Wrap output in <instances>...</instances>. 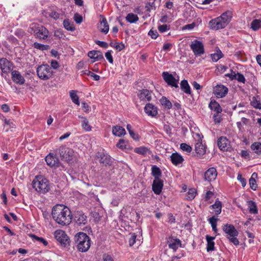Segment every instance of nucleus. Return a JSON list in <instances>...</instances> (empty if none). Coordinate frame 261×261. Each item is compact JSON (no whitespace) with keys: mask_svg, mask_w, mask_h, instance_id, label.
<instances>
[{"mask_svg":"<svg viewBox=\"0 0 261 261\" xmlns=\"http://www.w3.org/2000/svg\"><path fill=\"white\" fill-rule=\"evenodd\" d=\"M251 105L254 108L261 109V103L259 100H257L255 97H253L251 101Z\"/></svg>","mask_w":261,"mask_h":261,"instance_id":"49","label":"nucleus"},{"mask_svg":"<svg viewBox=\"0 0 261 261\" xmlns=\"http://www.w3.org/2000/svg\"><path fill=\"white\" fill-rule=\"evenodd\" d=\"M151 175L154 177V179H160L162 172L160 168L156 165H153L151 167Z\"/></svg>","mask_w":261,"mask_h":261,"instance_id":"33","label":"nucleus"},{"mask_svg":"<svg viewBox=\"0 0 261 261\" xmlns=\"http://www.w3.org/2000/svg\"><path fill=\"white\" fill-rule=\"evenodd\" d=\"M163 186V180L161 179H154L152 185V191L155 194L159 195L162 192Z\"/></svg>","mask_w":261,"mask_h":261,"instance_id":"21","label":"nucleus"},{"mask_svg":"<svg viewBox=\"0 0 261 261\" xmlns=\"http://www.w3.org/2000/svg\"><path fill=\"white\" fill-rule=\"evenodd\" d=\"M149 151V149L146 147H140L135 149V152L142 155H145Z\"/></svg>","mask_w":261,"mask_h":261,"instance_id":"50","label":"nucleus"},{"mask_svg":"<svg viewBox=\"0 0 261 261\" xmlns=\"http://www.w3.org/2000/svg\"><path fill=\"white\" fill-rule=\"evenodd\" d=\"M125 19L127 22L130 23H135L139 20V17L138 15L133 13H128L126 15Z\"/></svg>","mask_w":261,"mask_h":261,"instance_id":"37","label":"nucleus"},{"mask_svg":"<svg viewBox=\"0 0 261 261\" xmlns=\"http://www.w3.org/2000/svg\"><path fill=\"white\" fill-rule=\"evenodd\" d=\"M113 134L116 136L121 137L126 134L125 129L120 126H114L112 127Z\"/></svg>","mask_w":261,"mask_h":261,"instance_id":"31","label":"nucleus"},{"mask_svg":"<svg viewBox=\"0 0 261 261\" xmlns=\"http://www.w3.org/2000/svg\"><path fill=\"white\" fill-rule=\"evenodd\" d=\"M79 118H82L83 120L81 121V125L83 129L86 132H90L92 129V127L90 125L88 119L82 116H79Z\"/></svg>","mask_w":261,"mask_h":261,"instance_id":"34","label":"nucleus"},{"mask_svg":"<svg viewBox=\"0 0 261 261\" xmlns=\"http://www.w3.org/2000/svg\"><path fill=\"white\" fill-rule=\"evenodd\" d=\"M206 146L202 143L201 141L195 144V151L198 157H201L206 152Z\"/></svg>","mask_w":261,"mask_h":261,"instance_id":"23","label":"nucleus"},{"mask_svg":"<svg viewBox=\"0 0 261 261\" xmlns=\"http://www.w3.org/2000/svg\"><path fill=\"white\" fill-rule=\"evenodd\" d=\"M210 208L214 210L215 214L216 215H219L221 213V202L218 200H216L215 203L210 206Z\"/></svg>","mask_w":261,"mask_h":261,"instance_id":"35","label":"nucleus"},{"mask_svg":"<svg viewBox=\"0 0 261 261\" xmlns=\"http://www.w3.org/2000/svg\"><path fill=\"white\" fill-rule=\"evenodd\" d=\"M63 24L64 28L67 31H73L75 30V27L73 24H71L69 19H65L63 21Z\"/></svg>","mask_w":261,"mask_h":261,"instance_id":"42","label":"nucleus"},{"mask_svg":"<svg viewBox=\"0 0 261 261\" xmlns=\"http://www.w3.org/2000/svg\"><path fill=\"white\" fill-rule=\"evenodd\" d=\"M112 50H108L107 52L106 53L105 57L110 63L113 64L114 61L113 57L112 56Z\"/></svg>","mask_w":261,"mask_h":261,"instance_id":"56","label":"nucleus"},{"mask_svg":"<svg viewBox=\"0 0 261 261\" xmlns=\"http://www.w3.org/2000/svg\"><path fill=\"white\" fill-rule=\"evenodd\" d=\"M46 164L50 167H56L59 164V159L53 153H50L45 157Z\"/></svg>","mask_w":261,"mask_h":261,"instance_id":"22","label":"nucleus"},{"mask_svg":"<svg viewBox=\"0 0 261 261\" xmlns=\"http://www.w3.org/2000/svg\"><path fill=\"white\" fill-rule=\"evenodd\" d=\"M223 231L226 234V237L230 242L237 246L239 244V241L237 238L239 232L232 224H226L222 226Z\"/></svg>","mask_w":261,"mask_h":261,"instance_id":"5","label":"nucleus"},{"mask_svg":"<svg viewBox=\"0 0 261 261\" xmlns=\"http://www.w3.org/2000/svg\"><path fill=\"white\" fill-rule=\"evenodd\" d=\"M215 239L214 237H211L208 235L206 236L207 241L206 250L207 252L214 251L215 249V242L214 240Z\"/></svg>","mask_w":261,"mask_h":261,"instance_id":"28","label":"nucleus"},{"mask_svg":"<svg viewBox=\"0 0 261 261\" xmlns=\"http://www.w3.org/2000/svg\"><path fill=\"white\" fill-rule=\"evenodd\" d=\"M211 56L213 61L216 62L223 57V54L220 50V49L217 47V49H216V53L211 54Z\"/></svg>","mask_w":261,"mask_h":261,"instance_id":"38","label":"nucleus"},{"mask_svg":"<svg viewBox=\"0 0 261 261\" xmlns=\"http://www.w3.org/2000/svg\"><path fill=\"white\" fill-rule=\"evenodd\" d=\"M36 72L38 77L43 80L50 79L53 73L51 67L47 64H42L39 66L37 68Z\"/></svg>","mask_w":261,"mask_h":261,"instance_id":"7","label":"nucleus"},{"mask_svg":"<svg viewBox=\"0 0 261 261\" xmlns=\"http://www.w3.org/2000/svg\"><path fill=\"white\" fill-rule=\"evenodd\" d=\"M219 219L215 218V216H213L208 219L209 223L211 224L212 229L215 232H217L218 229L217 228V221Z\"/></svg>","mask_w":261,"mask_h":261,"instance_id":"40","label":"nucleus"},{"mask_svg":"<svg viewBox=\"0 0 261 261\" xmlns=\"http://www.w3.org/2000/svg\"><path fill=\"white\" fill-rule=\"evenodd\" d=\"M57 10L56 7H51L47 10H43L42 13L46 18H51L56 20L59 19L60 16V14Z\"/></svg>","mask_w":261,"mask_h":261,"instance_id":"14","label":"nucleus"},{"mask_svg":"<svg viewBox=\"0 0 261 261\" xmlns=\"http://www.w3.org/2000/svg\"><path fill=\"white\" fill-rule=\"evenodd\" d=\"M84 73L87 74L88 76H91L95 81H98L100 79L99 75L95 74L88 70H85Z\"/></svg>","mask_w":261,"mask_h":261,"instance_id":"53","label":"nucleus"},{"mask_svg":"<svg viewBox=\"0 0 261 261\" xmlns=\"http://www.w3.org/2000/svg\"><path fill=\"white\" fill-rule=\"evenodd\" d=\"M131 237L129 239V246H133L136 242L137 235L135 233H130Z\"/></svg>","mask_w":261,"mask_h":261,"instance_id":"54","label":"nucleus"},{"mask_svg":"<svg viewBox=\"0 0 261 261\" xmlns=\"http://www.w3.org/2000/svg\"><path fill=\"white\" fill-rule=\"evenodd\" d=\"M73 18L77 24H80L83 21V17L77 13L74 14Z\"/></svg>","mask_w":261,"mask_h":261,"instance_id":"58","label":"nucleus"},{"mask_svg":"<svg viewBox=\"0 0 261 261\" xmlns=\"http://www.w3.org/2000/svg\"><path fill=\"white\" fill-rule=\"evenodd\" d=\"M251 148L254 151V152L258 154H261V143L260 142H255L253 143L251 146Z\"/></svg>","mask_w":261,"mask_h":261,"instance_id":"43","label":"nucleus"},{"mask_svg":"<svg viewBox=\"0 0 261 261\" xmlns=\"http://www.w3.org/2000/svg\"><path fill=\"white\" fill-rule=\"evenodd\" d=\"M54 36L59 39L63 38L64 37H65L63 31L61 30H56L54 33Z\"/></svg>","mask_w":261,"mask_h":261,"instance_id":"59","label":"nucleus"},{"mask_svg":"<svg viewBox=\"0 0 261 261\" xmlns=\"http://www.w3.org/2000/svg\"><path fill=\"white\" fill-rule=\"evenodd\" d=\"M73 220L79 226L85 225L87 223V217L82 211L74 212Z\"/></svg>","mask_w":261,"mask_h":261,"instance_id":"12","label":"nucleus"},{"mask_svg":"<svg viewBox=\"0 0 261 261\" xmlns=\"http://www.w3.org/2000/svg\"><path fill=\"white\" fill-rule=\"evenodd\" d=\"M144 112L148 116L154 117L158 114V109L151 103H147L144 107Z\"/></svg>","mask_w":261,"mask_h":261,"instance_id":"18","label":"nucleus"},{"mask_svg":"<svg viewBox=\"0 0 261 261\" xmlns=\"http://www.w3.org/2000/svg\"><path fill=\"white\" fill-rule=\"evenodd\" d=\"M180 89L181 90L186 94L191 95V90L190 86L188 82V81L186 80H183L181 81L180 84Z\"/></svg>","mask_w":261,"mask_h":261,"instance_id":"30","label":"nucleus"},{"mask_svg":"<svg viewBox=\"0 0 261 261\" xmlns=\"http://www.w3.org/2000/svg\"><path fill=\"white\" fill-rule=\"evenodd\" d=\"M261 21L259 19H254L251 23V28L254 30L256 31L260 27Z\"/></svg>","mask_w":261,"mask_h":261,"instance_id":"47","label":"nucleus"},{"mask_svg":"<svg viewBox=\"0 0 261 261\" xmlns=\"http://www.w3.org/2000/svg\"><path fill=\"white\" fill-rule=\"evenodd\" d=\"M102 259L103 261H114L112 257L108 254H104L102 256Z\"/></svg>","mask_w":261,"mask_h":261,"instance_id":"64","label":"nucleus"},{"mask_svg":"<svg viewBox=\"0 0 261 261\" xmlns=\"http://www.w3.org/2000/svg\"><path fill=\"white\" fill-rule=\"evenodd\" d=\"M74 241L77 250L82 252L87 251L90 247V237L83 232L77 233L74 236Z\"/></svg>","mask_w":261,"mask_h":261,"instance_id":"3","label":"nucleus"},{"mask_svg":"<svg viewBox=\"0 0 261 261\" xmlns=\"http://www.w3.org/2000/svg\"><path fill=\"white\" fill-rule=\"evenodd\" d=\"M236 78L235 80H237L239 82L245 83L246 80L243 74L241 73L237 72V73H236Z\"/></svg>","mask_w":261,"mask_h":261,"instance_id":"55","label":"nucleus"},{"mask_svg":"<svg viewBox=\"0 0 261 261\" xmlns=\"http://www.w3.org/2000/svg\"><path fill=\"white\" fill-rule=\"evenodd\" d=\"M127 144V142L124 139H120L118 142L117 143V147L121 149H124L126 148V145Z\"/></svg>","mask_w":261,"mask_h":261,"instance_id":"51","label":"nucleus"},{"mask_svg":"<svg viewBox=\"0 0 261 261\" xmlns=\"http://www.w3.org/2000/svg\"><path fill=\"white\" fill-rule=\"evenodd\" d=\"M33 46L35 48L39 49L42 51L48 50L49 48V46L48 45H44V44L38 43L37 42L34 43Z\"/></svg>","mask_w":261,"mask_h":261,"instance_id":"44","label":"nucleus"},{"mask_svg":"<svg viewBox=\"0 0 261 261\" xmlns=\"http://www.w3.org/2000/svg\"><path fill=\"white\" fill-rule=\"evenodd\" d=\"M160 101L161 103L168 110L170 109L172 107L171 101L165 96H163Z\"/></svg>","mask_w":261,"mask_h":261,"instance_id":"39","label":"nucleus"},{"mask_svg":"<svg viewBox=\"0 0 261 261\" xmlns=\"http://www.w3.org/2000/svg\"><path fill=\"white\" fill-rule=\"evenodd\" d=\"M11 75L12 80L15 83L19 85L24 84L25 79L18 71L12 70Z\"/></svg>","mask_w":261,"mask_h":261,"instance_id":"20","label":"nucleus"},{"mask_svg":"<svg viewBox=\"0 0 261 261\" xmlns=\"http://www.w3.org/2000/svg\"><path fill=\"white\" fill-rule=\"evenodd\" d=\"M51 215L56 222L62 226L68 225L71 222V212L68 207L63 204L55 205L52 208Z\"/></svg>","mask_w":261,"mask_h":261,"instance_id":"1","label":"nucleus"},{"mask_svg":"<svg viewBox=\"0 0 261 261\" xmlns=\"http://www.w3.org/2000/svg\"><path fill=\"white\" fill-rule=\"evenodd\" d=\"M170 158L172 163L175 166L182 163L184 161L183 157L177 152L172 153Z\"/></svg>","mask_w":261,"mask_h":261,"instance_id":"25","label":"nucleus"},{"mask_svg":"<svg viewBox=\"0 0 261 261\" xmlns=\"http://www.w3.org/2000/svg\"><path fill=\"white\" fill-rule=\"evenodd\" d=\"M55 238L60 245L64 247L69 246L70 240L65 231L58 230L55 232Z\"/></svg>","mask_w":261,"mask_h":261,"instance_id":"9","label":"nucleus"},{"mask_svg":"<svg viewBox=\"0 0 261 261\" xmlns=\"http://www.w3.org/2000/svg\"><path fill=\"white\" fill-rule=\"evenodd\" d=\"M170 29V27L167 24L160 25L158 27V30L160 33L165 32L166 31Z\"/></svg>","mask_w":261,"mask_h":261,"instance_id":"57","label":"nucleus"},{"mask_svg":"<svg viewBox=\"0 0 261 261\" xmlns=\"http://www.w3.org/2000/svg\"><path fill=\"white\" fill-rule=\"evenodd\" d=\"M12 63L6 58H2L0 59V68L2 72L9 73L12 69Z\"/></svg>","mask_w":261,"mask_h":261,"instance_id":"16","label":"nucleus"},{"mask_svg":"<svg viewBox=\"0 0 261 261\" xmlns=\"http://www.w3.org/2000/svg\"><path fill=\"white\" fill-rule=\"evenodd\" d=\"M88 56L95 61H101L104 59L102 53L99 50L90 51L88 53Z\"/></svg>","mask_w":261,"mask_h":261,"instance_id":"26","label":"nucleus"},{"mask_svg":"<svg viewBox=\"0 0 261 261\" xmlns=\"http://www.w3.org/2000/svg\"><path fill=\"white\" fill-rule=\"evenodd\" d=\"M32 187L40 193L45 194L50 190V185L48 180L42 176H36L32 181Z\"/></svg>","mask_w":261,"mask_h":261,"instance_id":"4","label":"nucleus"},{"mask_svg":"<svg viewBox=\"0 0 261 261\" xmlns=\"http://www.w3.org/2000/svg\"><path fill=\"white\" fill-rule=\"evenodd\" d=\"M94 42L97 45L100 46L101 47L107 48L108 47V44L106 42L99 41V40H95Z\"/></svg>","mask_w":261,"mask_h":261,"instance_id":"61","label":"nucleus"},{"mask_svg":"<svg viewBox=\"0 0 261 261\" xmlns=\"http://www.w3.org/2000/svg\"><path fill=\"white\" fill-rule=\"evenodd\" d=\"M196 193V191L195 189H189L186 194V199L189 200H193L195 197Z\"/></svg>","mask_w":261,"mask_h":261,"instance_id":"45","label":"nucleus"},{"mask_svg":"<svg viewBox=\"0 0 261 261\" xmlns=\"http://www.w3.org/2000/svg\"><path fill=\"white\" fill-rule=\"evenodd\" d=\"M190 47L196 56H200L204 53V46L202 43L195 40L191 44Z\"/></svg>","mask_w":261,"mask_h":261,"instance_id":"13","label":"nucleus"},{"mask_svg":"<svg viewBox=\"0 0 261 261\" xmlns=\"http://www.w3.org/2000/svg\"><path fill=\"white\" fill-rule=\"evenodd\" d=\"M138 96L142 100L150 101L151 99V93L147 89H142Z\"/></svg>","mask_w":261,"mask_h":261,"instance_id":"29","label":"nucleus"},{"mask_svg":"<svg viewBox=\"0 0 261 261\" xmlns=\"http://www.w3.org/2000/svg\"><path fill=\"white\" fill-rule=\"evenodd\" d=\"M237 178L241 182L242 186L243 187H244L246 185V179L243 178L241 174H239L237 177Z\"/></svg>","mask_w":261,"mask_h":261,"instance_id":"63","label":"nucleus"},{"mask_svg":"<svg viewBox=\"0 0 261 261\" xmlns=\"http://www.w3.org/2000/svg\"><path fill=\"white\" fill-rule=\"evenodd\" d=\"M58 152L62 160L69 162L72 160L73 151L72 149L62 146L58 149Z\"/></svg>","mask_w":261,"mask_h":261,"instance_id":"10","label":"nucleus"},{"mask_svg":"<svg viewBox=\"0 0 261 261\" xmlns=\"http://www.w3.org/2000/svg\"><path fill=\"white\" fill-rule=\"evenodd\" d=\"M70 98L73 103L79 106L80 101H79V97L76 94V91L72 90L70 92Z\"/></svg>","mask_w":261,"mask_h":261,"instance_id":"41","label":"nucleus"},{"mask_svg":"<svg viewBox=\"0 0 261 261\" xmlns=\"http://www.w3.org/2000/svg\"><path fill=\"white\" fill-rule=\"evenodd\" d=\"M219 148L222 151H227L230 145V142L226 137H220L217 141Z\"/></svg>","mask_w":261,"mask_h":261,"instance_id":"19","label":"nucleus"},{"mask_svg":"<svg viewBox=\"0 0 261 261\" xmlns=\"http://www.w3.org/2000/svg\"><path fill=\"white\" fill-rule=\"evenodd\" d=\"M31 29L33 31L32 33L36 38L46 40L48 37L49 31L42 25L34 24Z\"/></svg>","mask_w":261,"mask_h":261,"instance_id":"6","label":"nucleus"},{"mask_svg":"<svg viewBox=\"0 0 261 261\" xmlns=\"http://www.w3.org/2000/svg\"><path fill=\"white\" fill-rule=\"evenodd\" d=\"M100 16L102 19L100 22V31L105 34H107L109 31V26L107 19L103 16L101 15Z\"/></svg>","mask_w":261,"mask_h":261,"instance_id":"32","label":"nucleus"},{"mask_svg":"<svg viewBox=\"0 0 261 261\" xmlns=\"http://www.w3.org/2000/svg\"><path fill=\"white\" fill-rule=\"evenodd\" d=\"M116 44L114 47L119 51H121L125 48V45L122 42L120 43H116Z\"/></svg>","mask_w":261,"mask_h":261,"instance_id":"62","label":"nucleus"},{"mask_svg":"<svg viewBox=\"0 0 261 261\" xmlns=\"http://www.w3.org/2000/svg\"><path fill=\"white\" fill-rule=\"evenodd\" d=\"M217 176V171L215 168L211 167L207 169L204 173V180L211 182L216 179Z\"/></svg>","mask_w":261,"mask_h":261,"instance_id":"15","label":"nucleus"},{"mask_svg":"<svg viewBox=\"0 0 261 261\" xmlns=\"http://www.w3.org/2000/svg\"><path fill=\"white\" fill-rule=\"evenodd\" d=\"M209 108L216 113L220 114L222 112V109L221 108L219 103L217 102L215 100H211L209 105Z\"/></svg>","mask_w":261,"mask_h":261,"instance_id":"27","label":"nucleus"},{"mask_svg":"<svg viewBox=\"0 0 261 261\" xmlns=\"http://www.w3.org/2000/svg\"><path fill=\"white\" fill-rule=\"evenodd\" d=\"M168 244L170 249L176 251L179 247L181 246V241L179 239H174L172 237L169 238L168 241Z\"/></svg>","mask_w":261,"mask_h":261,"instance_id":"24","label":"nucleus"},{"mask_svg":"<svg viewBox=\"0 0 261 261\" xmlns=\"http://www.w3.org/2000/svg\"><path fill=\"white\" fill-rule=\"evenodd\" d=\"M180 148L183 151H185L188 153L191 152L192 150V147L185 143H181Z\"/></svg>","mask_w":261,"mask_h":261,"instance_id":"52","label":"nucleus"},{"mask_svg":"<svg viewBox=\"0 0 261 261\" xmlns=\"http://www.w3.org/2000/svg\"><path fill=\"white\" fill-rule=\"evenodd\" d=\"M31 237L33 239V240L39 241L40 243H42L45 246L48 245L47 241L43 238L39 237L34 234H31Z\"/></svg>","mask_w":261,"mask_h":261,"instance_id":"48","label":"nucleus"},{"mask_svg":"<svg viewBox=\"0 0 261 261\" xmlns=\"http://www.w3.org/2000/svg\"><path fill=\"white\" fill-rule=\"evenodd\" d=\"M232 13L230 11L224 12L218 17L211 20L209 22L210 29L213 30H219L225 28L231 21Z\"/></svg>","mask_w":261,"mask_h":261,"instance_id":"2","label":"nucleus"},{"mask_svg":"<svg viewBox=\"0 0 261 261\" xmlns=\"http://www.w3.org/2000/svg\"><path fill=\"white\" fill-rule=\"evenodd\" d=\"M162 76L165 82L170 87L175 88H178V79H176L172 74L164 71L162 73Z\"/></svg>","mask_w":261,"mask_h":261,"instance_id":"11","label":"nucleus"},{"mask_svg":"<svg viewBox=\"0 0 261 261\" xmlns=\"http://www.w3.org/2000/svg\"><path fill=\"white\" fill-rule=\"evenodd\" d=\"M247 202L249 212L253 214H257L258 210L255 202L252 200L248 201Z\"/></svg>","mask_w":261,"mask_h":261,"instance_id":"36","label":"nucleus"},{"mask_svg":"<svg viewBox=\"0 0 261 261\" xmlns=\"http://www.w3.org/2000/svg\"><path fill=\"white\" fill-rule=\"evenodd\" d=\"M227 93V88L222 85H218L214 88V93L218 98L224 97Z\"/></svg>","mask_w":261,"mask_h":261,"instance_id":"17","label":"nucleus"},{"mask_svg":"<svg viewBox=\"0 0 261 261\" xmlns=\"http://www.w3.org/2000/svg\"><path fill=\"white\" fill-rule=\"evenodd\" d=\"M95 158L102 166L107 167L111 166L113 161L111 156L104 151H98L96 154Z\"/></svg>","mask_w":261,"mask_h":261,"instance_id":"8","label":"nucleus"},{"mask_svg":"<svg viewBox=\"0 0 261 261\" xmlns=\"http://www.w3.org/2000/svg\"><path fill=\"white\" fill-rule=\"evenodd\" d=\"M148 34L152 39H156L158 37V35H159L157 31L156 30H153L152 29H151L149 31Z\"/></svg>","mask_w":261,"mask_h":261,"instance_id":"60","label":"nucleus"},{"mask_svg":"<svg viewBox=\"0 0 261 261\" xmlns=\"http://www.w3.org/2000/svg\"><path fill=\"white\" fill-rule=\"evenodd\" d=\"M257 176V173L254 172L252 174L251 177L249 179V184L250 186V188H251V189H252L253 190H255L257 188V185L256 184V180L254 179V178L253 177V176H255V177H256Z\"/></svg>","mask_w":261,"mask_h":261,"instance_id":"46","label":"nucleus"}]
</instances>
